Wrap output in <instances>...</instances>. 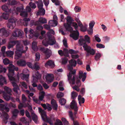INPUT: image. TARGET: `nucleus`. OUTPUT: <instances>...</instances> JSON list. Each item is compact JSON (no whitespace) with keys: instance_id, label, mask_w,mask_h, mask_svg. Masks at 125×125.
Here are the masks:
<instances>
[{"instance_id":"nucleus-23","label":"nucleus","mask_w":125,"mask_h":125,"mask_svg":"<svg viewBox=\"0 0 125 125\" xmlns=\"http://www.w3.org/2000/svg\"><path fill=\"white\" fill-rule=\"evenodd\" d=\"M52 74H48L46 75L45 78L46 81L48 82H52L53 81V77Z\"/></svg>"},{"instance_id":"nucleus-1","label":"nucleus","mask_w":125,"mask_h":125,"mask_svg":"<svg viewBox=\"0 0 125 125\" xmlns=\"http://www.w3.org/2000/svg\"><path fill=\"white\" fill-rule=\"evenodd\" d=\"M67 22L64 23V26L67 31L71 32L73 31V28L71 26L73 27L75 30L77 29L78 25L75 22H73L74 20L70 16H68L67 17Z\"/></svg>"},{"instance_id":"nucleus-61","label":"nucleus","mask_w":125,"mask_h":125,"mask_svg":"<svg viewBox=\"0 0 125 125\" xmlns=\"http://www.w3.org/2000/svg\"><path fill=\"white\" fill-rule=\"evenodd\" d=\"M25 114L26 115L27 117L28 118L30 119H31V117L30 115V113L28 110H26L25 111Z\"/></svg>"},{"instance_id":"nucleus-25","label":"nucleus","mask_w":125,"mask_h":125,"mask_svg":"<svg viewBox=\"0 0 125 125\" xmlns=\"http://www.w3.org/2000/svg\"><path fill=\"white\" fill-rule=\"evenodd\" d=\"M51 104L53 110H57V109L58 105L56 101L54 99H52L51 100Z\"/></svg>"},{"instance_id":"nucleus-31","label":"nucleus","mask_w":125,"mask_h":125,"mask_svg":"<svg viewBox=\"0 0 125 125\" xmlns=\"http://www.w3.org/2000/svg\"><path fill=\"white\" fill-rule=\"evenodd\" d=\"M45 93L44 91L41 92L40 93V96L39 97V99L40 101H42L44 97Z\"/></svg>"},{"instance_id":"nucleus-46","label":"nucleus","mask_w":125,"mask_h":125,"mask_svg":"<svg viewBox=\"0 0 125 125\" xmlns=\"http://www.w3.org/2000/svg\"><path fill=\"white\" fill-rule=\"evenodd\" d=\"M55 125H63V124L61 120L59 119H57L56 122L54 123Z\"/></svg>"},{"instance_id":"nucleus-48","label":"nucleus","mask_w":125,"mask_h":125,"mask_svg":"<svg viewBox=\"0 0 125 125\" xmlns=\"http://www.w3.org/2000/svg\"><path fill=\"white\" fill-rule=\"evenodd\" d=\"M64 95L63 93L60 92H59L57 94V98H61V97L63 96Z\"/></svg>"},{"instance_id":"nucleus-52","label":"nucleus","mask_w":125,"mask_h":125,"mask_svg":"<svg viewBox=\"0 0 125 125\" xmlns=\"http://www.w3.org/2000/svg\"><path fill=\"white\" fill-rule=\"evenodd\" d=\"M96 46L97 48H104L105 47V46L104 45L100 43L97 44Z\"/></svg>"},{"instance_id":"nucleus-51","label":"nucleus","mask_w":125,"mask_h":125,"mask_svg":"<svg viewBox=\"0 0 125 125\" xmlns=\"http://www.w3.org/2000/svg\"><path fill=\"white\" fill-rule=\"evenodd\" d=\"M81 7L78 6H75L74 8V10L76 12H80L81 10Z\"/></svg>"},{"instance_id":"nucleus-2","label":"nucleus","mask_w":125,"mask_h":125,"mask_svg":"<svg viewBox=\"0 0 125 125\" xmlns=\"http://www.w3.org/2000/svg\"><path fill=\"white\" fill-rule=\"evenodd\" d=\"M73 66L69 64L68 65V69L70 71L69 74H68V80L70 83H71L73 84L75 83V75L76 71L75 70L73 71Z\"/></svg>"},{"instance_id":"nucleus-11","label":"nucleus","mask_w":125,"mask_h":125,"mask_svg":"<svg viewBox=\"0 0 125 125\" xmlns=\"http://www.w3.org/2000/svg\"><path fill=\"white\" fill-rule=\"evenodd\" d=\"M70 106L71 109L74 110V115H75L77 112L78 108L77 106V103L75 100H72Z\"/></svg>"},{"instance_id":"nucleus-24","label":"nucleus","mask_w":125,"mask_h":125,"mask_svg":"<svg viewBox=\"0 0 125 125\" xmlns=\"http://www.w3.org/2000/svg\"><path fill=\"white\" fill-rule=\"evenodd\" d=\"M55 66L54 62L51 60H49L47 61L45 64V66L46 67H48V66L51 67L53 68Z\"/></svg>"},{"instance_id":"nucleus-17","label":"nucleus","mask_w":125,"mask_h":125,"mask_svg":"<svg viewBox=\"0 0 125 125\" xmlns=\"http://www.w3.org/2000/svg\"><path fill=\"white\" fill-rule=\"evenodd\" d=\"M0 110L4 112V111L7 112H9L10 109L7 107V104H0Z\"/></svg>"},{"instance_id":"nucleus-21","label":"nucleus","mask_w":125,"mask_h":125,"mask_svg":"<svg viewBox=\"0 0 125 125\" xmlns=\"http://www.w3.org/2000/svg\"><path fill=\"white\" fill-rule=\"evenodd\" d=\"M22 34V33L21 31L18 29L13 32L12 35L14 37H21Z\"/></svg>"},{"instance_id":"nucleus-42","label":"nucleus","mask_w":125,"mask_h":125,"mask_svg":"<svg viewBox=\"0 0 125 125\" xmlns=\"http://www.w3.org/2000/svg\"><path fill=\"white\" fill-rule=\"evenodd\" d=\"M43 2L42 1H39L38 2L37 6L38 8H43Z\"/></svg>"},{"instance_id":"nucleus-47","label":"nucleus","mask_w":125,"mask_h":125,"mask_svg":"<svg viewBox=\"0 0 125 125\" xmlns=\"http://www.w3.org/2000/svg\"><path fill=\"white\" fill-rule=\"evenodd\" d=\"M29 75L28 74H23L22 77L24 79H25L26 80V81L27 82H28L29 81L28 79L29 78Z\"/></svg>"},{"instance_id":"nucleus-41","label":"nucleus","mask_w":125,"mask_h":125,"mask_svg":"<svg viewBox=\"0 0 125 125\" xmlns=\"http://www.w3.org/2000/svg\"><path fill=\"white\" fill-rule=\"evenodd\" d=\"M101 56V54L99 53H97L94 56L95 59L96 61H98Z\"/></svg>"},{"instance_id":"nucleus-30","label":"nucleus","mask_w":125,"mask_h":125,"mask_svg":"<svg viewBox=\"0 0 125 125\" xmlns=\"http://www.w3.org/2000/svg\"><path fill=\"white\" fill-rule=\"evenodd\" d=\"M32 119L35 123L36 124L38 123V117L35 114H32Z\"/></svg>"},{"instance_id":"nucleus-44","label":"nucleus","mask_w":125,"mask_h":125,"mask_svg":"<svg viewBox=\"0 0 125 125\" xmlns=\"http://www.w3.org/2000/svg\"><path fill=\"white\" fill-rule=\"evenodd\" d=\"M2 113L5 119L7 120L9 118V115L8 114L4 112H3Z\"/></svg>"},{"instance_id":"nucleus-32","label":"nucleus","mask_w":125,"mask_h":125,"mask_svg":"<svg viewBox=\"0 0 125 125\" xmlns=\"http://www.w3.org/2000/svg\"><path fill=\"white\" fill-rule=\"evenodd\" d=\"M32 48L34 51H36L38 50V48L37 46V43L35 42H33L32 44Z\"/></svg>"},{"instance_id":"nucleus-55","label":"nucleus","mask_w":125,"mask_h":125,"mask_svg":"<svg viewBox=\"0 0 125 125\" xmlns=\"http://www.w3.org/2000/svg\"><path fill=\"white\" fill-rule=\"evenodd\" d=\"M42 117L44 121L45 120V117H46V114L45 111L41 113Z\"/></svg>"},{"instance_id":"nucleus-15","label":"nucleus","mask_w":125,"mask_h":125,"mask_svg":"<svg viewBox=\"0 0 125 125\" xmlns=\"http://www.w3.org/2000/svg\"><path fill=\"white\" fill-rule=\"evenodd\" d=\"M33 81L34 82H37L38 80H40L41 77V75L38 71L35 72V75H33Z\"/></svg>"},{"instance_id":"nucleus-37","label":"nucleus","mask_w":125,"mask_h":125,"mask_svg":"<svg viewBox=\"0 0 125 125\" xmlns=\"http://www.w3.org/2000/svg\"><path fill=\"white\" fill-rule=\"evenodd\" d=\"M6 71L5 68L3 67L0 64V73H5Z\"/></svg>"},{"instance_id":"nucleus-4","label":"nucleus","mask_w":125,"mask_h":125,"mask_svg":"<svg viewBox=\"0 0 125 125\" xmlns=\"http://www.w3.org/2000/svg\"><path fill=\"white\" fill-rule=\"evenodd\" d=\"M4 91L2 92L3 97L7 101H8L11 99L10 95H11V90L6 86L4 88Z\"/></svg>"},{"instance_id":"nucleus-57","label":"nucleus","mask_w":125,"mask_h":125,"mask_svg":"<svg viewBox=\"0 0 125 125\" xmlns=\"http://www.w3.org/2000/svg\"><path fill=\"white\" fill-rule=\"evenodd\" d=\"M80 29L81 31L84 32L87 30L86 27L83 25L82 26L80 27Z\"/></svg>"},{"instance_id":"nucleus-36","label":"nucleus","mask_w":125,"mask_h":125,"mask_svg":"<svg viewBox=\"0 0 125 125\" xmlns=\"http://www.w3.org/2000/svg\"><path fill=\"white\" fill-rule=\"evenodd\" d=\"M70 64L75 67L76 64V61L74 59H71L69 61Z\"/></svg>"},{"instance_id":"nucleus-13","label":"nucleus","mask_w":125,"mask_h":125,"mask_svg":"<svg viewBox=\"0 0 125 125\" xmlns=\"http://www.w3.org/2000/svg\"><path fill=\"white\" fill-rule=\"evenodd\" d=\"M76 31H73L70 32L72 33L70 34V36L74 40H76L78 39L79 35V33L78 31L77 30Z\"/></svg>"},{"instance_id":"nucleus-27","label":"nucleus","mask_w":125,"mask_h":125,"mask_svg":"<svg viewBox=\"0 0 125 125\" xmlns=\"http://www.w3.org/2000/svg\"><path fill=\"white\" fill-rule=\"evenodd\" d=\"M19 111L17 109H15L12 112V117L16 118L19 113Z\"/></svg>"},{"instance_id":"nucleus-28","label":"nucleus","mask_w":125,"mask_h":125,"mask_svg":"<svg viewBox=\"0 0 125 125\" xmlns=\"http://www.w3.org/2000/svg\"><path fill=\"white\" fill-rule=\"evenodd\" d=\"M25 52V51H17L15 52V55L18 57V58H19L21 56L22 54V53H24Z\"/></svg>"},{"instance_id":"nucleus-18","label":"nucleus","mask_w":125,"mask_h":125,"mask_svg":"<svg viewBox=\"0 0 125 125\" xmlns=\"http://www.w3.org/2000/svg\"><path fill=\"white\" fill-rule=\"evenodd\" d=\"M86 73H83V72L81 71H80L79 72V78L81 79L82 78V81L84 82L85 80L86 77Z\"/></svg>"},{"instance_id":"nucleus-54","label":"nucleus","mask_w":125,"mask_h":125,"mask_svg":"<svg viewBox=\"0 0 125 125\" xmlns=\"http://www.w3.org/2000/svg\"><path fill=\"white\" fill-rule=\"evenodd\" d=\"M3 62L5 65H7L10 63V61L8 59L6 58L3 60Z\"/></svg>"},{"instance_id":"nucleus-60","label":"nucleus","mask_w":125,"mask_h":125,"mask_svg":"<svg viewBox=\"0 0 125 125\" xmlns=\"http://www.w3.org/2000/svg\"><path fill=\"white\" fill-rule=\"evenodd\" d=\"M94 37L95 39L97 42H101V39L99 37H98V35H95L94 36Z\"/></svg>"},{"instance_id":"nucleus-34","label":"nucleus","mask_w":125,"mask_h":125,"mask_svg":"<svg viewBox=\"0 0 125 125\" xmlns=\"http://www.w3.org/2000/svg\"><path fill=\"white\" fill-rule=\"evenodd\" d=\"M59 102L61 105H64L66 103V100L63 98H61L59 99Z\"/></svg>"},{"instance_id":"nucleus-33","label":"nucleus","mask_w":125,"mask_h":125,"mask_svg":"<svg viewBox=\"0 0 125 125\" xmlns=\"http://www.w3.org/2000/svg\"><path fill=\"white\" fill-rule=\"evenodd\" d=\"M0 81L1 82L3 83L7 84V82L5 78L2 75H0Z\"/></svg>"},{"instance_id":"nucleus-49","label":"nucleus","mask_w":125,"mask_h":125,"mask_svg":"<svg viewBox=\"0 0 125 125\" xmlns=\"http://www.w3.org/2000/svg\"><path fill=\"white\" fill-rule=\"evenodd\" d=\"M7 106L10 107H12L14 108H15L16 107L15 104L11 102L7 104Z\"/></svg>"},{"instance_id":"nucleus-40","label":"nucleus","mask_w":125,"mask_h":125,"mask_svg":"<svg viewBox=\"0 0 125 125\" xmlns=\"http://www.w3.org/2000/svg\"><path fill=\"white\" fill-rule=\"evenodd\" d=\"M6 54L7 55L10 57H11L13 54V51H9L6 52H5Z\"/></svg>"},{"instance_id":"nucleus-38","label":"nucleus","mask_w":125,"mask_h":125,"mask_svg":"<svg viewBox=\"0 0 125 125\" xmlns=\"http://www.w3.org/2000/svg\"><path fill=\"white\" fill-rule=\"evenodd\" d=\"M78 94L77 93L73 91L72 93L71 97L73 99H75L77 97Z\"/></svg>"},{"instance_id":"nucleus-8","label":"nucleus","mask_w":125,"mask_h":125,"mask_svg":"<svg viewBox=\"0 0 125 125\" xmlns=\"http://www.w3.org/2000/svg\"><path fill=\"white\" fill-rule=\"evenodd\" d=\"M18 67L12 65L9 69V73L7 74L8 76L9 75L10 76H13L15 74L14 70L18 71Z\"/></svg>"},{"instance_id":"nucleus-58","label":"nucleus","mask_w":125,"mask_h":125,"mask_svg":"<svg viewBox=\"0 0 125 125\" xmlns=\"http://www.w3.org/2000/svg\"><path fill=\"white\" fill-rule=\"evenodd\" d=\"M27 106V105H24L23 104L20 102V104L18 105V108L19 109H20L23 107H25Z\"/></svg>"},{"instance_id":"nucleus-20","label":"nucleus","mask_w":125,"mask_h":125,"mask_svg":"<svg viewBox=\"0 0 125 125\" xmlns=\"http://www.w3.org/2000/svg\"><path fill=\"white\" fill-rule=\"evenodd\" d=\"M8 76L9 80L10 81H12L11 83L13 87L18 86L17 84L15 82V79L13 76H10L9 75Z\"/></svg>"},{"instance_id":"nucleus-10","label":"nucleus","mask_w":125,"mask_h":125,"mask_svg":"<svg viewBox=\"0 0 125 125\" xmlns=\"http://www.w3.org/2000/svg\"><path fill=\"white\" fill-rule=\"evenodd\" d=\"M14 44L16 45V50L18 51H25L23 50V46L21 43L20 42L16 40L13 42Z\"/></svg>"},{"instance_id":"nucleus-56","label":"nucleus","mask_w":125,"mask_h":125,"mask_svg":"<svg viewBox=\"0 0 125 125\" xmlns=\"http://www.w3.org/2000/svg\"><path fill=\"white\" fill-rule=\"evenodd\" d=\"M29 5L31 8L33 9H35L36 7L35 4L34 3H32V2H30L29 3Z\"/></svg>"},{"instance_id":"nucleus-26","label":"nucleus","mask_w":125,"mask_h":125,"mask_svg":"<svg viewBox=\"0 0 125 125\" xmlns=\"http://www.w3.org/2000/svg\"><path fill=\"white\" fill-rule=\"evenodd\" d=\"M39 10L37 15H44L45 13V10L43 8H38Z\"/></svg>"},{"instance_id":"nucleus-19","label":"nucleus","mask_w":125,"mask_h":125,"mask_svg":"<svg viewBox=\"0 0 125 125\" xmlns=\"http://www.w3.org/2000/svg\"><path fill=\"white\" fill-rule=\"evenodd\" d=\"M55 119L53 115H50V117L46 118V121L51 125H53V122L55 121Z\"/></svg>"},{"instance_id":"nucleus-16","label":"nucleus","mask_w":125,"mask_h":125,"mask_svg":"<svg viewBox=\"0 0 125 125\" xmlns=\"http://www.w3.org/2000/svg\"><path fill=\"white\" fill-rule=\"evenodd\" d=\"M9 35V34L8 32L5 28H3L0 30V36L7 37Z\"/></svg>"},{"instance_id":"nucleus-3","label":"nucleus","mask_w":125,"mask_h":125,"mask_svg":"<svg viewBox=\"0 0 125 125\" xmlns=\"http://www.w3.org/2000/svg\"><path fill=\"white\" fill-rule=\"evenodd\" d=\"M83 47L84 50L86 52V57H88L90 55L93 56L95 54L96 52V50L92 48L87 44H85L84 46H83Z\"/></svg>"},{"instance_id":"nucleus-9","label":"nucleus","mask_w":125,"mask_h":125,"mask_svg":"<svg viewBox=\"0 0 125 125\" xmlns=\"http://www.w3.org/2000/svg\"><path fill=\"white\" fill-rule=\"evenodd\" d=\"M40 50L44 53L46 57V59L50 57L52 55L51 50L48 48L45 49L44 47H41Z\"/></svg>"},{"instance_id":"nucleus-35","label":"nucleus","mask_w":125,"mask_h":125,"mask_svg":"<svg viewBox=\"0 0 125 125\" xmlns=\"http://www.w3.org/2000/svg\"><path fill=\"white\" fill-rule=\"evenodd\" d=\"M23 21H24V22H23V24L24 26L27 27V26L28 21H30V20L29 18H24L23 19Z\"/></svg>"},{"instance_id":"nucleus-22","label":"nucleus","mask_w":125,"mask_h":125,"mask_svg":"<svg viewBox=\"0 0 125 125\" xmlns=\"http://www.w3.org/2000/svg\"><path fill=\"white\" fill-rule=\"evenodd\" d=\"M17 64L19 66L24 67L26 65V62L24 60L20 59L17 61Z\"/></svg>"},{"instance_id":"nucleus-7","label":"nucleus","mask_w":125,"mask_h":125,"mask_svg":"<svg viewBox=\"0 0 125 125\" xmlns=\"http://www.w3.org/2000/svg\"><path fill=\"white\" fill-rule=\"evenodd\" d=\"M79 43L81 45L84 46L85 44H87L86 43H90V37L87 35L84 36V38L80 39L79 40Z\"/></svg>"},{"instance_id":"nucleus-43","label":"nucleus","mask_w":125,"mask_h":125,"mask_svg":"<svg viewBox=\"0 0 125 125\" xmlns=\"http://www.w3.org/2000/svg\"><path fill=\"white\" fill-rule=\"evenodd\" d=\"M68 61V59L66 57L62 58V64H65Z\"/></svg>"},{"instance_id":"nucleus-6","label":"nucleus","mask_w":125,"mask_h":125,"mask_svg":"<svg viewBox=\"0 0 125 125\" xmlns=\"http://www.w3.org/2000/svg\"><path fill=\"white\" fill-rule=\"evenodd\" d=\"M48 40H44L42 42V44L44 46L47 47L49 44L50 45H53L56 43V41L55 40H53L51 36H49L48 37Z\"/></svg>"},{"instance_id":"nucleus-29","label":"nucleus","mask_w":125,"mask_h":125,"mask_svg":"<svg viewBox=\"0 0 125 125\" xmlns=\"http://www.w3.org/2000/svg\"><path fill=\"white\" fill-rule=\"evenodd\" d=\"M49 23L50 26H55L57 24L56 21L50 20L49 21Z\"/></svg>"},{"instance_id":"nucleus-59","label":"nucleus","mask_w":125,"mask_h":125,"mask_svg":"<svg viewBox=\"0 0 125 125\" xmlns=\"http://www.w3.org/2000/svg\"><path fill=\"white\" fill-rule=\"evenodd\" d=\"M33 68L35 69L36 70V71H37V70L40 69V67L39 65H37L36 63H35L34 65V66L33 67Z\"/></svg>"},{"instance_id":"nucleus-39","label":"nucleus","mask_w":125,"mask_h":125,"mask_svg":"<svg viewBox=\"0 0 125 125\" xmlns=\"http://www.w3.org/2000/svg\"><path fill=\"white\" fill-rule=\"evenodd\" d=\"M15 41H12L9 42L8 45L7 47L8 49H10L11 48H12L13 46L16 45L14 44L13 42Z\"/></svg>"},{"instance_id":"nucleus-12","label":"nucleus","mask_w":125,"mask_h":125,"mask_svg":"<svg viewBox=\"0 0 125 125\" xmlns=\"http://www.w3.org/2000/svg\"><path fill=\"white\" fill-rule=\"evenodd\" d=\"M15 25V21L13 19H10L8 20V22L7 26L9 28L11 29H13Z\"/></svg>"},{"instance_id":"nucleus-45","label":"nucleus","mask_w":125,"mask_h":125,"mask_svg":"<svg viewBox=\"0 0 125 125\" xmlns=\"http://www.w3.org/2000/svg\"><path fill=\"white\" fill-rule=\"evenodd\" d=\"M95 24V23L94 21H91L89 24V28L91 29H93Z\"/></svg>"},{"instance_id":"nucleus-14","label":"nucleus","mask_w":125,"mask_h":125,"mask_svg":"<svg viewBox=\"0 0 125 125\" xmlns=\"http://www.w3.org/2000/svg\"><path fill=\"white\" fill-rule=\"evenodd\" d=\"M34 24L35 25H41L42 24L46 23H47V20L45 18L42 17L39 18L38 20L35 22L33 21Z\"/></svg>"},{"instance_id":"nucleus-53","label":"nucleus","mask_w":125,"mask_h":125,"mask_svg":"<svg viewBox=\"0 0 125 125\" xmlns=\"http://www.w3.org/2000/svg\"><path fill=\"white\" fill-rule=\"evenodd\" d=\"M36 60L37 61H39L40 58V54L38 52L36 53L35 54Z\"/></svg>"},{"instance_id":"nucleus-62","label":"nucleus","mask_w":125,"mask_h":125,"mask_svg":"<svg viewBox=\"0 0 125 125\" xmlns=\"http://www.w3.org/2000/svg\"><path fill=\"white\" fill-rule=\"evenodd\" d=\"M69 116L72 120H74V119L73 116V113L71 111H70L69 112Z\"/></svg>"},{"instance_id":"nucleus-5","label":"nucleus","mask_w":125,"mask_h":125,"mask_svg":"<svg viewBox=\"0 0 125 125\" xmlns=\"http://www.w3.org/2000/svg\"><path fill=\"white\" fill-rule=\"evenodd\" d=\"M2 9L6 13H3L2 14V17L3 19L7 20L8 19L9 16V13L10 12V9H9L8 7L6 5H3L1 7Z\"/></svg>"},{"instance_id":"nucleus-64","label":"nucleus","mask_w":125,"mask_h":125,"mask_svg":"<svg viewBox=\"0 0 125 125\" xmlns=\"http://www.w3.org/2000/svg\"><path fill=\"white\" fill-rule=\"evenodd\" d=\"M19 89V87L18 86H17L16 87H14L13 88V91L16 93H18V91L17 90Z\"/></svg>"},{"instance_id":"nucleus-63","label":"nucleus","mask_w":125,"mask_h":125,"mask_svg":"<svg viewBox=\"0 0 125 125\" xmlns=\"http://www.w3.org/2000/svg\"><path fill=\"white\" fill-rule=\"evenodd\" d=\"M36 27V29L38 31L42 30L43 29V27L41 25H37Z\"/></svg>"},{"instance_id":"nucleus-50","label":"nucleus","mask_w":125,"mask_h":125,"mask_svg":"<svg viewBox=\"0 0 125 125\" xmlns=\"http://www.w3.org/2000/svg\"><path fill=\"white\" fill-rule=\"evenodd\" d=\"M20 15L23 17H26L28 15L27 12L25 11H23L21 12Z\"/></svg>"}]
</instances>
